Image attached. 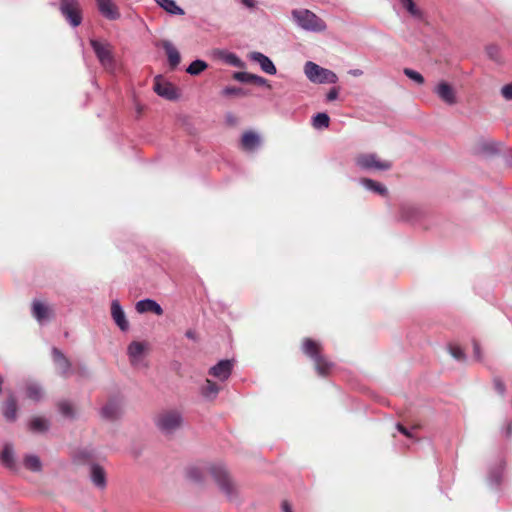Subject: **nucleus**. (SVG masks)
Here are the masks:
<instances>
[{
    "label": "nucleus",
    "instance_id": "obj_1",
    "mask_svg": "<svg viewBox=\"0 0 512 512\" xmlns=\"http://www.w3.org/2000/svg\"><path fill=\"white\" fill-rule=\"evenodd\" d=\"M208 471L213 477L218 488L229 501L236 500L238 497V485L223 465H212L205 467L204 465H197L194 467V483L203 481V473Z\"/></svg>",
    "mask_w": 512,
    "mask_h": 512
},
{
    "label": "nucleus",
    "instance_id": "obj_2",
    "mask_svg": "<svg viewBox=\"0 0 512 512\" xmlns=\"http://www.w3.org/2000/svg\"><path fill=\"white\" fill-rule=\"evenodd\" d=\"M302 351L314 361V367L319 376L326 377L330 375L334 364L323 355V347L319 342L311 338H304Z\"/></svg>",
    "mask_w": 512,
    "mask_h": 512
},
{
    "label": "nucleus",
    "instance_id": "obj_3",
    "mask_svg": "<svg viewBox=\"0 0 512 512\" xmlns=\"http://www.w3.org/2000/svg\"><path fill=\"white\" fill-rule=\"evenodd\" d=\"M183 415L175 409L164 410L160 412L154 419L156 428L165 437L174 435L183 426Z\"/></svg>",
    "mask_w": 512,
    "mask_h": 512
},
{
    "label": "nucleus",
    "instance_id": "obj_4",
    "mask_svg": "<svg viewBox=\"0 0 512 512\" xmlns=\"http://www.w3.org/2000/svg\"><path fill=\"white\" fill-rule=\"evenodd\" d=\"M292 16L297 24L304 30L322 32L326 29V23L310 10H293Z\"/></svg>",
    "mask_w": 512,
    "mask_h": 512
},
{
    "label": "nucleus",
    "instance_id": "obj_5",
    "mask_svg": "<svg viewBox=\"0 0 512 512\" xmlns=\"http://www.w3.org/2000/svg\"><path fill=\"white\" fill-rule=\"evenodd\" d=\"M90 45L101 66L108 71L115 68V59L113 56V46L106 41L91 39Z\"/></svg>",
    "mask_w": 512,
    "mask_h": 512
},
{
    "label": "nucleus",
    "instance_id": "obj_6",
    "mask_svg": "<svg viewBox=\"0 0 512 512\" xmlns=\"http://www.w3.org/2000/svg\"><path fill=\"white\" fill-rule=\"evenodd\" d=\"M304 72L307 78L314 83L334 84L338 80L337 75L333 71L323 68L311 61L305 64Z\"/></svg>",
    "mask_w": 512,
    "mask_h": 512
},
{
    "label": "nucleus",
    "instance_id": "obj_7",
    "mask_svg": "<svg viewBox=\"0 0 512 512\" xmlns=\"http://www.w3.org/2000/svg\"><path fill=\"white\" fill-rule=\"evenodd\" d=\"M356 165L363 170L387 171L392 168V162L382 160L375 153H361L355 157Z\"/></svg>",
    "mask_w": 512,
    "mask_h": 512
},
{
    "label": "nucleus",
    "instance_id": "obj_8",
    "mask_svg": "<svg viewBox=\"0 0 512 512\" xmlns=\"http://www.w3.org/2000/svg\"><path fill=\"white\" fill-rule=\"evenodd\" d=\"M59 10L72 27H78L81 24L82 13L78 0H61Z\"/></svg>",
    "mask_w": 512,
    "mask_h": 512
},
{
    "label": "nucleus",
    "instance_id": "obj_9",
    "mask_svg": "<svg viewBox=\"0 0 512 512\" xmlns=\"http://www.w3.org/2000/svg\"><path fill=\"white\" fill-rule=\"evenodd\" d=\"M153 89L158 96L166 100H177L180 96L177 88L171 82L166 81L162 75H157L154 78Z\"/></svg>",
    "mask_w": 512,
    "mask_h": 512
},
{
    "label": "nucleus",
    "instance_id": "obj_10",
    "mask_svg": "<svg viewBox=\"0 0 512 512\" xmlns=\"http://www.w3.org/2000/svg\"><path fill=\"white\" fill-rule=\"evenodd\" d=\"M434 93L447 105L457 104L458 98L455 88L446 81H440L434 88Z\"/></svg>",
    "mask_w": 512,
    "mask_h": 512
},
{
    "label": "nucleus",
    "instance_id": "obj_11",
    "mask_svg": "<svg viewBox=\"0 0 512 512\" xmlns=\"http://www.w3.org/2000/svg\"><path fill=\"white\" fill-rule=\"evenodd\" d=\"M123 412V403L121 399L113 398L110 399L100 411L102 418L114 421L121 417Z\"/></svg>",
    "mask_w": 512,
    "mask_h": 512
},
{
    "label": "nucleus",
    "instance_id": "obj_12",
    "mask_svg": "<svg viewBox=\"0 0 512 512\" xmlns=\"http://www.w3.org/2000/svg\"><path fill=\"white\" fill-rule=\"evenodd\" d=\"M32 315L40 325L48 323L53 317L52 309L40 300L32 302Z\"/></svg>",
    "mask_w": 512,
    "mask_h": 512
},
{
    "label": "nucleus",
    "instance_id": "obj_13",
    "mask_svg": "<svg viewBox=\"0 0 512 512\" xmlns=\"http://www.w3.org/2000/svg\"><path fill=\"white\" fill-rule=\"evenodd\" d=\"M156 46L165 51L169 67L171 70H174L181 61V55L176 46L169 40H161L156 44Z\"/></svg>",
    "mask_w": 512,
    "mask_h": 512
},
{
    "label": "nucleus",
    "instance_id": "obj_14",
    "mask_svg": "<svg viewBox=\"0 0 512 512\" xmlns=\"http://www.w3.org/2000/svg\"><path fill=\"white\" fill-rule=\"evenodd\" d=\"M52 360L59 370V374L63 377H68L71 373V362L64 355V353L57 347H53L51 350Z\"/></svg>",
    "mask_w": 512,
    "mask_h": 512
},
{
    "label": "nucleus",
    "instance_id": "obj_15",
    "mask_svg": "<svg viewBox=\"0 0 512 512\" xmlns=\"http://www.w3.org/2000/svg\"><path fill=\"white\" fill-rule=\"evenodd\" d=\"M89 478L92 484L103 490L107 486V475L105 469L98 463H91L89 467Z\"/></svg>",
    "mask_w": 512,
    "mask_h": 512
},
{
    "label": "nucleus",
    "instance_id": "obj_16",
    "mask_svg": "<svg viewBox=\"0 0 512 512\" xmlns=\"http://www.w3.org/2000/svg\"><path fill=\"white\" fill-rule=\"evenodd\" d=\"M232 369L233 361L228 359L221 360L209 369V375L219 379L220 381H225L232 374Z\"/></svg>",
    "mask_w": 512,
    "mask_h": 512
},
{
    "label": "nucleus",
    "instance_id": "obj_17",
    "mask_svg": "<svg viewBox=\"0 0 512 512\" xmlns=\"http://www.w3.org/2000/svg\"><path fill=\"white\" fill-rule=\"evenodd\" d=\"M111 316L118 328L126 332L129 329V322L120 302L115 299L111 302Z\"/></svg>",
    "mask_w": 512,
    "mask_h": 512
},
{
    "label": "nucleus",
    "instance_id": "obj_18",
    "mask_svg": "<svg viewBox=\"0 0 512 512\" xmlns=\"http://www.w3.org/2000/svg\"><path fill=\"white\" fill-rule=\"evenodd\" d=\"M100 14L108 20H117L121 14L112 0H95Z\"/></svg>",
    "mask_w": 512,
    "mask_h": 512
},
{
    "label": "nucleus",
    "instance_id": "obj_19",
    "mask_svg": "<svg viewBox=\"0 0 512 512\" xmlns=\"http://www.w3.org/2000/svg\"><path fill=\"white\" fill-rule=\"evenodd\" d=\"M17 399L13 393H10L2 406V414L6 421L14 422L17 419Z\"/></svg>",
    "mask_w": 512,
    "mask_h": 512
},
{
    "label": "nucleus",
    "instance_id": "obj_20",
    "mask_svg": "<svg viewBox=\"0 0 512 512\" xmlns=\"http://www.w3.org/2000/svg\"><path fill=\"white\" fill-rule=\"evenodd\" d=\"M135 309L140 314L147 312H152L158 316L163 314L161 305L155 300L149 298L139 300L135 305Z\"/></svg>",
    "mask_w": 512,
    "mask_h": 512
},
{
    "label": "nucleus",
    "instance_id": "obj_21",
    "mask_svg": "<svg viewBox=\"0 0 512 512\" xmlns=\"http://www.w3.org/2000/svg\"><path fill=\"white\" fill-rule=\"evenodd\" d=\"M261 144V138L258 133L247 130L242 134L240 145L245 151H254Z\"/></svg>",
    "mask_w": 512,
    "mask_h": 512
},
{
    "label": "nucleus",
    "instance_id": "obj_22",
    "mask_svg": "<svg viewBox=\"0 0 512 512\" xmlns=\"http://www.w3.org/2000/svg\"><path fill=\"white\" fill-rule=\"evenodd\" d=\"M0 463L10 470H16L17 464L12 444L6 443L3 446V449L0 453Z\"/></svg>",
    "mask_w": 512,
    "mask_h": 512
},
{
    "label": "nucleus",
    "instance_id": "obj_23",
    "mask_svg": "<svg viewBox=\"0 0 512 512\" xmlns=\"http://www.w3.org/2000/svg\"><path fill=\"white\" fill-rule=\"evenodd\" d=\"M96 458V451L91 447L78 449L73 455V462L77 464H91Z\"/></svg>",
    "mask_w": 512,
    "mask_h": 512
},
{
    "label": "nucleus",
    "instance_id": "obj_24",
    "mask_svg": "<svg viewBox=\"0 0 512 512\" xmlns=\"http://www.w3.org/2000/svg\"><path fill=\"white\" fill-rule=\"evenodd\" d=\"M220 390L221 386L209 379H206L200 387V395L207 401H213L216 399Z\"/></svg>",
    "mask_w": 512,
    "mask_h": 512
},
{
    "label": "nucleus",
    "instance_id": "obj_25",
    "mask_svg": "<svg viewBox=\"0 0 512 512\" xmlns=\"http://www.w3.org/2000/svg\"><path fill=\"white\" fill-rule=\"evenodd\" d=\"M233 78L244 83H253L258 86L266 85L269 88L271 87L265 78L247 72H235Z\"/></svg>",
    "mask_w": 512,
    "mask_h": 512
},
{
    "label": "nucleus",
    "instance_id": "obj_26",
    "mask_svg": "<svg viewBox=\"0 0 512 512\" xmlns=\"http://www.w3.org/2000/svg\"><path fill=\"white\" fill-rule=\"evenodd\" d=\"M251 59L255 62H257L260 66H261V69L267 73V74H270V75H274L276 74L277 70H276V67L275 65L273 64V62L267 57L265 56L264 54L260 53V52H253L251 54Z\"/></svg>",
    "mask_w": 512,
    "mask_h": 512
},
{
    "label": "nucleus",
    "instance_id": "obj_27",
    "mask_svg": "<svg viewBox=\"0 0 512 512\" xmlns=\"http://www.w3.org/2000/svg\"><path fill=\"white\" fill-rule=\"evenodd\" d=\"M169 15H184V10L174 0H154Z\"/></svg>",
    "mask_w": 512,
    "mask_h": 512
},
{
    "label": "nucleus",
    "instance_id": "obj_28",
    "mask_svg": "<svg viewBox=\"0 0 512 512\" xmlns=\"http://www.w3.org/2000/svg\"><path fill=\"white\" fill-rule=\"evenodd\" d=\"M144 352L143 343L133 341L128 345L127 353L130 358L131 364L136 365L139 358L142 356Z\"/></svg>",
    "mask_w": 512,
    "mask_h": 512
},
{
    "label": "nucleus",
    "instance_id": "obj_29",
    "mask_svg": "<svg viewBox=\"0 0 512 512\" xmlns=\"http://www.w3.org/2000/svg\"><path fill=\"white\" fill-rule=\"evenodd\" d=\"M23 464L26 469L32 472H40L42 470V462L35 454H26L23 458Z\"/></svg>",
    "mask_w": 512,
    "mask_h": 512
},
{
    "label": "nucleus",
    "instance_id": "obj_30",
    "mask_svg": "<svg viewBox=\"0 0 512 512\" xmlns=\"http://www.w3.org/2000/svg\"><path fill=\"white\" fill-rule=\"evenodd\" d=\"M361 183L369 190L375 192V193H378L382 196H385L387 195L388 193V190L387 188L382 185L381 183L377 182V181H374L372 179H369V178H363L361 179Z\"/></svg>",
    "mask_w": 512,
    "mask_h": 512
},
{
    "label": "nucleus",
    "instance_id": "obj_31",
    "mask_svg": "<svg viewBox=\"0 0 512 512\" xmlns=\"http://www.w3.org/2000/svg\"><path fill=\"white\" fill-rule=\"evenodd\" d=\"M49 426V421L42 417H34L29 423L30 430L38 433L46 432Z\"/></svg>",
    "mask_w": 512,
    "mask_h": 512
},
{
    "label": "nucleus",
    "instance_id": "obj_32",
    "mask_svg": "<svg viewBox=\"0 0 512 512\" xmlns=\"http://www.w3.org/2000/svg\"><path fill=\"white\" fill-rule=\"evenodd\" d=\"M215 55L219 58L223 59L226 63L235 66V67H241L242 62L241 60L233 53H227L222 50L215 51Z\"/></svg>",
    "mask_w": 512,
    "mask_h": 512
},
{
    "label": "nucleus",
    "instance_id": "obj_33",
    "mask_svg": "<svg viewBox=\"0 0 512 512\" xmlns=\"http://www.w3.org/2000/svg\"><path fill=\"white\" fill-rule=\"evenodd\" d=\"M27 397L39 401L42 398L43 390L42 387L37 383H29L26 387Z\"/></svg>",
    "mask_w": 512,
    "mask_h": 512
},
{
    "label": "nucleus",
    "instance_id": "obj_34",
    "mask_svg": "<svg viewBox=\"0 0 512 512\" xmlns=\"http://www.w3.org/2000/svg\"><path fill=\"white\" fill-rule=\"evenodd\" d=\"M479 150L485 154H494L499 151V144L492 140H485L479 143Z\"/></svg>",
    "mask_w": 512,
    "mask_h": 512
},
{
    "label": "nucleus",
    "instance_id": "obj_35",
    "mask_svg": "<svg viewBox=\"0 0 512 512\" xmlns=\"http://www.w3.org/2000/svg\"><path fill=\"white\" fill-rule=\"evenodd\" d=\"M330 123V118L326 113H318L313 118V126L317 129L327 128Z\"/></svg>",
    "mask_w": 512,
    "mask_h": 512
},
{
    "label": "nucleus",
    "instance_id": "obj_36",
    "mask_svg": "<svg viewBox=\"0 0 512 512\" xmlns=\"http://www.w3.org/2000/svg\"><path fill=\"white\" fill-rule=\"evenodd\" d=\"M486 53L488 55V57L497 62V63H500L502 61V57H501V53H500V49L498 46L496 45H488L486 47Z\"/></svg>",
    "mask_w": 512,
    "mask_h": 512
},
{
    "label": "nucleus",
    "instance_id": "obj_37",
    "mask_svg": "<svg viewBox=\"0 0 512 512\" xmlns=\"http://www.w3.org/2000/svg\"><path fill=\"white\" fill-rule=\"evenodd\" d=\"M403 72L409 79L415 81L419 85L424 84V77L419 72L410 68H405Z\"/></svg>",
    "mask_w": 512,
    "mask_h": 512
},
{
    "label": "nucleus",
    "instance_id": "obj_38",
    "mask_svg": "<svg viewBox=\"0 0 512 512\" xmlns=\"http://www.w3.org/2000/svg\"><path fill=\"white\" fill-rule=\"evenodd\" d=\"M450 354L453 358L459 361L465 360V353L462 348L458 345H450L449 346Z\"/></svg>",
    "mask_w": 512,
    "mask_h": 512
},
{
    "label": "nucleus",
    "instance_id": "obj_39",
    "mask_svg": "<svg viewBox=\"0 0 512 512\" xmlns=\"http://www.w3.org/2000/svg\"><path fill=\"white\" fill-rule=\"evenodd\" d=\"M59 411L62 415L66 417H72L73 416V408L72 405L67 401H62L58 405Z\"/></svg>",
    "mask_w": 512,
    "mask_h": 512
},
{
    "label": "nucleus",
    "instance_id": "obj_40",
    "mask_svg": "<svg viewBox=\"0 0 512 512\" xmlns=\"http://www.w3.org/2000/svg\"><path fill=\"white\" fill-rule=\"evenodd\" d=\"M222 93L225 96H244V95H246L244 90L240 87H226L222 91Z\"/></svg>",
    "mask_w": 512,
    "mask_h": 512
},
{
    "label": "nucleus",
    "instance_id": "obj_41",
    "mask_svg": "<svg viewBox=\"0 0 512 512\" xmlns=\"http://www.w3.org/2000/svg\"><path fill=\"white\" fill-rule=\"evenodd\" d=\"M493 384H494L495 391L500 396H504L505 392H506V386H505L504 382L501 379H499V378H495L494 381H493Z\"/></svg>",
    "mask_w": 512,
    "mask_h": 512
},
{
    "label": "nucleus",
    "instance_id": "obj_42",
    "mask_svg": "<svg viewBox=\"0 0 512 512\" xmlns=\"http://www.w3.org/2000/svg\"><path fill=\"white\" fill-rule=\"evenodd\" d=\"M207 68L206 62L202 60H194V75L200 74Z\"/></svg>",
    "mask_w": 512,
    "mask_h": 512
},
{
    "label": "nucleus",
    "instance_id": "obj_43",
    "mask_svg": "<svg viewBox=\"0 0 512 512\" xmlns=\"http://www.w3.org/2000/svg\"><path fill=\"white\" fill-rule=\"evenodd\" d=\"M501 93L505 99L512 100V83L503 86Z\"/></svg>",
    "mask_w": 512,
    "mask_h": 512
},
{
    "label": "nucleus",
    "instance_id": "obj_44",
    "mask_svg": "<svg viewBox=\"0 0 512 512\" xmlns=\"http://www.w3.org/2000/svg\"><path fill=\"white\" fill-rule=\"evenodd\" d=\"M403 6L411 13L412 15H418L419 10L415 6L413 0H408Z\"/></svg>",
    "mask_w": 512,
    "mask_h": 512
},
{
    "label": "nucleus",
    "instance_id": "obj_45",
    "mask_svg": "<svg viewBox=\"0 0 512 512\" xmlns=\"http://www.w3.org/2000/svg\"><path fill=\"white\" fill-rule=\"evenodd\" d=\"M339 95V89L336 87H333L330 89V91L327 93V101H333L336 100Z\"/></svg>",
    "mask_w": 512,
    "mask_h": 512
},
{
    "label": "nucleus",
    "instance_id": "obj_46",
    "mask_svg": "<svg viewBox=\"0 0 512 512\" xmlns=\"http://www.w3.org/2000/svg\"><path fill=\"white\" fill-rule=\"evenodd\" d=\"M473 350H474V355L475 357L480 360L481 359V348H480V344L474 340L473 341Z\"/></svg>",
    "mask_w": 512,
    "mask_h": 512
},
{
    "label": "nucleus",
    "instance_id": "obj_47",
    "mask_svg": "<svg viewBox=\"0 0 512 512\" xmlns=\"http://www.w3.org/2000/svg\"><path fill=\"white\" fill-rule=\"evenodd\" d=\"M397 429L400 433H402L406 437L412 438L411 432L402 424H397Z\"/></svg>",
    "mask_w": 512,
    "mask_h": 512
},
{
    "label": "nucleus",
    "instance_id": "obj_48",
    "mask_svg": "<svg viewBox=\"0 0 512 512\" xmlns=\"http://www.w3.org/2000/svg\"><path fill=\"white\" fill-rule=\"evenodd\" d=\"M281 508L283 512H293L292 506L287 500L282 502Z\"/></svg>",
    "mask_w": 512,
    "mask_h": 512
},
{
    "label": "nucleus",
    "instance_id": "obj_49",
    "mask_svg": "<svg viewBox=\"0 0 512 512\" xmlns=\"http://www.w3.org/2000/svg\"><path fill=\"white\" fill-rule=\"evenodd\" d=\"M241 2L248 8H254L255 7V1L254 0H241Z\"/></svg>",
    "mask_w": 512,
    "mask_h": 512
},
{
    "label": "nucleus",
    "instance_id": "obj_50",
    "mask_svg": "<svg viewBox=\"0 0 512 512\" xmlns=\"http://www.w3.org/2000/svg\"><path fill=\"white\" fill-rule=\"evenodd\" d=\"M349 73L355 77H358L363 74V71L360 69H354V70H351Z\"/></svg>",
    "mask_w": 512,
    "mask_h": 512
},
{
    "label": "nucleus",
    "instance_id": "obj_51",
    "mask_svg": "<svg viewBox=\"0 0 512 512\" xmlns=\"http://www.w3.org/2000/svg\"><path fill=\"white\" fill-rule=\"evenodd\" d=\"M185 336H186L188 339H192V336H194V333H192V329H188V330L185 332Z\"/></svg>",
    "mask_w": 512,
    "mask_h": 512
},
{
    "label": "nucleus",
    "instance_id": "obj_52",
    "mask_svg": "<svg viewBox=\"0 0 512 512\" xmlns=\"http://www.w3.org/2000/svg\"><path fill=\"white\" fill-rule=\"evenodd\" d=\"M185 336H186L188 339H192V336H194V333H192V329H188V330L185 332Z\"/></svg>",
    "mask_w": 512,
    "mask_h": 512
},
{
    "label": "nucleus",
    "instance_id": "obj_53",
    "mask_svg": "<svg viewBox=\"0 0 512 512\" xmlns=\"http://www.w3.org/2000/svg\"><path fill=\"white\" fill-rule=\"evenodd\" d=\"M185 71L189 74V75H192V62L190 64L187 65Z\"/></svg>",
    "mask_w": 512,
    "mask_h": 512
},
{
    "label": "nucleus",
    "instance_id": "obj_54",
    "mask_svg": "<svg viewBox=\"0 0 512 512\" xmlns=\"http://www.w3.org/2000/svg\"><path fill=\"white\" fill-rule=\"evenodd\" d=\"M4 383L3 377L0 375V395L2 394V385Z\"/></svg>",
    "mask_w": 512,
    "mask_h": 512
},
{
    "label": "nucleus",
    "instance_id": "obj_55",
    "mask_svg": "<svg viewBox=\"0 0 512 512\" xmlns=\"http://www.w3.org/2000/svg\"><path fill=\"white\" fill-rule=\"evenodd\" d=\"M186 475H187V477H191L192 476V469L187 468L186 469Z\"/></svg>",
    "mask_w": 512,
    "mask_h": 512
},
{
    "label": "nucleus",
    "instance_id": "obj_56",
    "mask_svg": "<svg viewBox=\"0 0 512 512\" xmlns=\"http://www.w3.org/2000/svg\"><path fill=\"white\" fill-rule=\"evenodd\" d=\"M507 434H508V435H511V434H512V425H511V424H510V425H508V427H507Z\"/></svg>",
    "mask_w": 512,
    "mask_h": 512
},
{
    "label": "nucleus",
    "instance_id": "obj_57",
    "mask_svg": "<svg viewBox=\"0 0 512 512\" xmlns=\"http://www.w3.org/2000/svg\"><path fill=\"white\" fill-rule=\"evenodd\" d=\"M402 4H405L408 0H400Z\"/></svg>",
    "mask_w": 512,
    "mask_h": 512
},
{
    "label": "nucleus",
    "instance_id": "obj_58",
    "mask_svg": "<svg viewBox=\"0 0 512 512\" xmlns=\"http://www.w3.org/2000/svg\"><path fill=\"white\" fill-rule=\"evenodd\" d=\"M413 428L418 429V428H420V426L419 425H415V426H413Z\"/></svg>",
    "mask_w": 512,
    "mask_h": 512
}]
</instances>
